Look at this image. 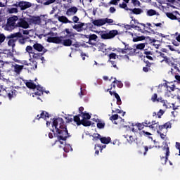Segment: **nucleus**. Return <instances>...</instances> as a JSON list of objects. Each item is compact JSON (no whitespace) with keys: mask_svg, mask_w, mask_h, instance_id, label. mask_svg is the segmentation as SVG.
I'll list each match as a JSON object with an SVG mask.
<instances>
[{"mask_svg":"<svg viewBox=\"0 0 180 180\" xmlns=\"http://www.w3.org/2000/svg\"><path fill=\"white\" fill-rule=\"evenodd\" d=\"M52 131L56 136L58 141H56L60 147L65 144V140L68 137V131L62 118H58L52 122Z\"/></svg>","mask_w":180,"mask_h":180,"instance_id":"f257e3e1","label":"nucleus"},{"mask_svg":"<svg viewBox=\"0 0 180 180\" xmlns=\"http://www.w3.org/2000/svg\"><path fill=\"white\" fill-rule=\"evenodd\" d=\"M63 37H58L57 33L50 32L47 34L46 41L48 43H56V44H60L62 43L63 46H70L72 44V41L71 39H65Z\"/></svg>","mask_w":180,"mask_h":180,"instance_id":"f03ea898","label":"nucleus"},{"mask_svg":"<svg viewBox=\"0 0 180 180\" xmlns=\"http://www.w3.org/2000/svg\"><path fill=\"white\" fill-rule=\"evenodd\" d=\"M101 39H104V40H108L109 39H113L115 36L119 34V32L116 30L108 31H100L98 32Z\"/></svg>","mask_w":180,"mask_h":180,"instance_id":"7ed1b4c3","label":"nucleus"},{"mask_svg":"<svg viewBox=\"0 0 180 180\" xmlns=\"http://www.w3.org/2000/svg\"><path fill=\"white\" fill-rule=\"evenodd\" d=\"M18 19V16H13L9 18L6 25V30H12L13 29H15Z\"/></svg>","mask_w":180,"mask_h":180,"instance_id":"20e7f679","label":"nucleus"},{"mask_svg":"<svg viewBox=\"0 0 180 180\" xmlns=\"http://www.w3.org/2000/svg\"><path fill=\"white\" fill-rule=\"evenodd\" d=\"M13 6H15V8H20L21 11H25V9H27V8H30L32 6V3L27 1H20L13 4Z\"/></svg>","mask_w":180,"mask_h":180,"instance_id":"39448f33","label":"nucleus"},{"mask_svg":"<svg viewBox=\"0 0 180 180\" xmlns=\"http://www.w3.org/2000/svg\"><path fill=\"white\" fill-rule=\"evenodd\" d=\"M144 124H146V127H149V129H151L152 130H157V129H160V124H158V122L156 121H152L150 122L149 121H145Z\"/></svg>","mask_w":180,"mask_h":180,"instance_id":"423d86ee","label":"nucleus"},{"mask_svg":"<svg viewBox=\"0 0 180 180\" xmlns=\"http://www.w3.org/2000/svg\"><path fill=\"white\" fill-rule=\"evenodd\" d=\"M1 95H3V96H8L9 99H12V98H13V91L8 93V90L5 89V87L0 84V96Z\"/></svg>","mask_w":180,"mask_h":180,"instance_id":"0eeeda50","label":"nucleus"},{"mask_svg":"<svg viewBox=\"0 0 180 180\" xmlns=\"http://www.w3.org/2000/svg\"><path fill=\"white\" fill-rule=\"evenodd\" d=\"M128 34L131 36L134 43H137V41H143V40H146V37L143 35L139 37L137 34L130 32H128Z\"/></svg>","mask_w":180,"mask_h":180,"instance_id":"6e6552de","label":"nucleus"},{"mask_svg":"<svg viewBox=\"0 0 180 180\" xmlns=\"http://www.w3.org/2000/svg\"><path fill=\"white\" fill-rule=\"evenodd\" d=\"M80 117L81 116L79 115L74 117V120L78 126H79V124H83L84 126H91L90 122L84 121V120H82V118L81 119Z\"/></svg>","mask_w":180,"mask_h":180,"instance_id":"1a4fd4ad","label":"nucleus"},{"mask_svg":"<svg viewBox=\"0 0 180 180\" xmlns=\"http://www.w3.org/2000/svg\"><path fill=\"white\" fill-rule=\"evenodd\" d=\"M164 151L165 152V157L162 156L161 158L162 164H167V161H168V157H169V147L168 146L163 148Z\"/></svg>","mask_w":180,"mask_h":180,"instance_id":"9d476101","label":"nucleus"},{"mask_svg":"<svg viewBox=\"0 0 180 180\" xmlns=\"http://www.w3.org/2000/svg\"><path fill=\"white\" fill-rule=\"evenodd\" d=\"M98 51H101L104 54H108L110 51H112V48H106V45L103 43H101L98 44Z\"/></svg>","mask_w":180,"mask_h":180,"instance_id":"9b49d317","label":"nucleus"},{"mask_svg":"<svg viewBox=\"0 0 180 180\" xmlns=\"http://www.w3.org/2000/svg\"><path fill=\"white\" fill-rule=\"evenodd\" d=\"M171 127H172V124L169 122H167L165 124L159 126V130L162 131L165 129L164 133H167L168 131V129H171Z\"/></svg>","mask_w":180,"mask_h":180,"instance_id":"f8f14e48","label":"nucleus"},{"mask_svg":"<svg viewBox=\"0 0 180 180\" xmlns=\"http://www.w3.org/2000/svg\"><path fill=\"white\" fill-rule=\"evenodd\" d=\"M78 12V8L76 6L68 8L66 11L67 16H74Z\"/></svg>","mask_w":180,"mask_h":180,"instance_id":"ddd939ff","label":"nucleus"},{"mask_svg":"<svg viewBox=\"0 0 180 180\" xmlns=\"http://www.w3.org/2000/svg\"><path fill=\"white\" fill-rule=\"evenodd\" d=\"M17 27H22V29H29V22L25 20H20L16 25Z\"/></svg>","mask_w":180,"mask_h":180,"instance_id":"4468645a","label":"nucleus"},{"mask_svg":"<svg viewBox=\"0 0 180 180\" xmlns=\"http://www.w3.org/2000/svg\"><path fill=\"white\" fill-rule=\"evenodd\" d=\"M63 33L65 34L64 37L65 39H71L72 37H75V34L72 33V30H70L68 28H66Z\"/></svg>","mask_w":180,"mask_h":180,"instance_id":"2eb2a0df","label":"nucleus"},{"mask_svg":"<svg viewBox=\"0 0 180 180\" xmlns=\"http://www.w3.org/2000/svg\"><path fill=\"white\" fill-rule=\"evenodd\" d=\"M91 23H93L94 26H98V27L103 26V25H105V20H104V18L92 20Z\"/></svg>","mask_w":180,"mask_h":180,"instance_id":"dca6fc26","label":"nucleus"},{"mask_svg":"<svg viewBox=\"0 0 180 180\" xmlns=\"http://www.w3.org/2000/svg\"><path fill=\"white\" fill-rule=\"evenodd\" d=\"M141 26H143V28H141L140 26H134V28L135 30H137L138 32H141V33H148V31H146V24L141 23Z\"/></svg>","mask_w":180,"mask_h":180,"instance_id":"f3484780","label":"nucleus"},{"mask_svg":"<svg viewBox=\"0 0 180 180\" xmlns=\"http://www.w3.org/2000/svg\"><path fill=\"white\" fill-rule=\"evenodd\" d=\"M33 48L34 49V50H37V51H44V53H46V49H44V46L38 43L34 44Z\"/></svg>","mask_w":180,"mask_h":180,"instance_id":"a211bd4d","label":"nucleus"},{"mask_svg":"<svg viewBox=\"0 0 180 180\" xmlns=\"http://www.w3.org/2000/svg\"><path fill=\"white\" fill-rule=\"evenodd\" d=\"M146 15L147 16H160V13L155 10L149 9L146 11Z\"/></svg>","mask_w":180,"mask_h":180,"instance_id":"6ab92c4d","label":"nucleus"},{"mask_svg":"<svg viewBox=\"0 0 180 180\" xmlns=\"http://www.w3.org/2000/svg\"><path fill=\"white\" fill-rule=\"evenodd\" d=\"M58 20L62 23H72V21H70L66 16L64 15L58 16Z\"/></svg>","mask_w":180,"mask_h":180,"instance_id":"aec40b11","label":"nucleus"},{"mask_svg":"<svg viewBox=\"0 0 180 180\" xmlns=\"http://www.w3.org/2000/svg\"><path fill=\"white\" fill-rule=\"evenodd\" d=\"M130 13L134 15H141L143 13V9L141 8H134L129 9Z\"/></svg>","mask_w":180,"mask_h":180,"instance_id":"412c9836","label":"nucleus"},{"mask_svg":"<svg viewBox=\"0 0 180 180\" xmlns=\"http://www.w3.org/2000/svg\"><path fill=\"white\" fill-rule=\"evenodd\" d=\"M79 116H81L83 122H85V120H89V119H91V115L86 112H82Z\"/></svg>","mask_w":180,"mask_h":180,"instance_id":"4be33fe9","label":"nucleus"},{"mask_svg":"<svg viewBox=\"0 0 180 180\" xmlns=\"http://www.w3.org/2000/svg\"><path fill=\"white\" fill-rule=\"evenodd\" d=\"M160 102H161L162 106L164 108H166V109H168L169 108H172V106H174V104H171V103H168L167 101L162 100Z\"/></svg>","mask_w":180,"mask_h":180,"instance_id":"5701e85b","label":"nucleus"},{"mask_svg":"<svg viewBox=\"0 0 180 180\" xmlns=\"http://www.w3.org/2000/svg\"><path fill=\"white\" fill-rule=\"evenodd\" d=\"M116 85L117 86H118V88H122V86H123V84H122V82H119L116 80V79H115L112 84V86H113V88H116Z\"/></svg>","mask_w":180,"mask_h":180,"instance_id":"b1692460","label":"nucleus"},{"mask_svg":"<svg viewBox=\"0 0 180 180\" xmlns=\"http://www.w3.org/2000/svg\"><path fill=\"white\" fill-rule=\"evenodd\" d=\"M25 84L27 88H30V89H36V84H34L32 80L27 82Z\"/></svg>","mask_w":180,"mask_h":180,"instance_id":"393cba45","label":"nucleus"},{"mask_svg":"<svg viewBox=\"0 0 180 180\" xmlns=\"http://www.w3.org/2000/svg\"><path fill=\"white\" fill-rule=\"evenodd\" d=\"M100 141L103 144H109L110 143V137H101L100 138Z\"/></svg>","mask_w":180,"mask_h":180,"instance_id":"a878e982","label":"nucleus"},{"mask_svg":"<svg viewBox=\"0 0 180 180\" xmlns=\"http://www.w3.org/2000/svg\"><path fill=\"white\" fill-rule=\"evenodd\" d=\"M22 70H23V65H14V71L16 72V74H20Z\"/></svg>","mask_w":180,"mask_h":180,"instance_id":"bb28decb","label":"nucleus"},{"mask_svg":"<svg viewBox=\"0 0 180 180\" xmlns=\"http://www.w3.org/2000/svg\"><path fill=\"white\" fill-rule=\"evenodd\" d=\"M82 27H84V24H76L73 26V29L77 30V32H81L82 30Z\"/></svg>","mask_w":180,"mask_h":180,"instance_id":"cd10ccee","label":"nucleus"},{"mask_svg":"<svg viewBox=\"0 0 180 180\" xmlns=\"http://www.w3.org/2000/svg\"><path fill=\"white\" fill-rule=\"evenodd\" d=\"M36 89H37V92H35V95H38L39 96H41L43 95V87L40 86L39 85L36 86Z\"/></svg>","mask_w":180,"mask_h":180,"instance_id":"c85d7f7f","label":"nucleus"},{"mask_svg":"<svg viewBox=\"0 0 180 180\" xmlns=\"http://www.w3.org/2000/svg\"><path fill=\"white\" fill-rule=\"evenodd\" d=\"M41 117L42 119H44V120H47L50 117V116L49 115V113L43 111L42 112H41L40 117H39V119H41Z\"/></svg>","mask_w":180,"mask_h":180,"instance_id":"c756f323","label":"nucleus"},{"mask_svg":"<svg viewBox=\"0 0 180 180\" xmlns=\"http://www.w3.org/2000/svg\"><path fill=\"white\" fill-rule=\"evenodd\" d=\"M15 44H16V39H11L8 41V46H9V47H12V49L15 47Z\"/></svg>","mask_w":180,"mask_h":180,"instance_id":"7c9ffc66","label":"nucleus"},{"mask_svg":"<svg viewBox=\"0 0 180 180\" xmlns=\"http://www.w3.org/2000/svg\"><path fill=\"white\" fill-rule=\"evenodd\" d=\"M165 63H167V64H169V65H171L172 67L175 65V63H174V58H166L165 60Z\"/></svg>","mask_w":180,"mask_h":180,"instance_id":"2f4dec72","label":"nucleus"},{"mask_svg":"<svg viewBox=\"0 0 180 180\" xmlns=\"http://www.w3.org/2000/svg\"><path fill=\"white\" fill-rule=\"evenodd\" d=\"M135 47L136 50H144V48L146 47V44L145 43H141L135 45Z\"/></svg>","mask_w":180,"mask_h":180,"instance_id":"473e14b6","label":"nucleus"},{"mask_svg":"<svg viewBox=\"0 0 180 180\" xmlns=\"http://www.w3.org/2000/svg\"><path fill=\"white\" fill-rule=\"evenodd\" d=\"M32 20V23H34V25H40L41 23L39 17H33Z\"/></svg>","mask_w":180,"mask_h":180,"instance_id":"72a5a7b5","label":"nucleus"},{"mask_svg":"<svg viewBox=\"0 0 180 180\" xmlns=\"http://www.w3.org/2000/svg\"><path fill=\"white\" fill-rule=\"evenodd\" d=\"M63 150L65 153H70V151H72V148L71 147V145L66 144L63 148Z\"/></svg>","mask_w":180,"mask_h":180,"instance_id":"f704fd0d","label":"nucleus"},{"mask_svg":"<svg viewBox=\"0 0 180 180\" xmlns=\"http://www.w3.org/2000/svg\"><path fill=\"white\" fill-rule=\"evenodd\" d=\"M113 19L104 18V25H106V23H108V25H115Z\"/></svg>","mask_w":180,"mask_h":180,"instance_id":"c9c22d12","label":"nucleus"},{"mask_svg":"<svg viewBox=\"0 0 180 180\" xmlns=\"http://www.w3.org/2000/svg\"><path fill=\"white\" fill-rule=\"evenodd\" d=\"M135 126H136V127H138L139 130H143V129H144V127H146V124L143 123H138L136 124Z\"/></svg>","mask_w":180,"mask_h":180,"instance_id":"e433bc0d","label":"nucleus"},{"mask_svg":"<svg viewBox=\"0 0 180 180\" xmlns=\"http://www.w3.org/2000/svg\"><path fill=\"white\" fill-rule=\"evenodd\" d=\"M120 8H122V9H124L125 11H130L129 9V7H127V4L126 3H122L119 4Z\"/></svg>","mask_w":180,"mask_h":180,"instance_id":"4c0bfd02","label":"nucleus"},{"mask_svg":"<svg viewBox=\"0 0 180 180\" xmlns=\"http://www.w3.org/2000/svg\"><path fill=\"white\" fill-rule=\"evenodd\" d=\"M166 15L167 16V18L172 19V20L176 19V16H175V15H173L172 13H166Z\"/></svg>","mask_w":180,"mask_h":180,"instance_id":"58836bf2","label":"nucleus"},{"mask_svg":"<svg viewBox=\"0 0 180 180\" xmlns=\"http://www.w3.org/2000/svg\"><path fill=\"white\" fill-rule=\"evenodd\" d=\"M30 56H31L34 60H39V58H40V53H31V55Z\"/></svg>","mask_w":180,"mask_h":180,"instance_id":"ea45409f","label":"nucleus"},{"mask_svg":"<svg viewBox=\"0 0 180 180\" xmlns=\"http://www.w3.org/2000/svg\"><path fill=\"white\" fill-rule=\"evenodd\" d=\"M101 136L98 134H93V140L94 141H96L97 140H101Z\"/></svg>","mask_w":180,"mask_h":180,"instance_id":"a19ab883","label":"nucleus"},{"mask_svg":"<svg viewBox=\"0 0 180 180\" xmlns=\"http://www.w3.org/2000/svg\"><path fill=\"white\" fill-rule=\"evenodd\" d=\"M115 98L117 99V104L122 105V99H120L119 94H115Z\"/></svg>","mask_w":180,"mask_h":180,"instance_id":"79ce46f5","label":"nucleus"},{"mask_svg":"<svg viewBox=\"0 0 180 180\" xmlns=\"http://www.w3.org/2000/svg\"><path fill=\"white\" fill-rule=\"evenodd\" d=\"M162 131H161V130L159 129V130L157 131V133L158 134H160V136L161 139H162V140H165V138L167 137V135H165V134H162Z\"/></svg>","mask_w":180,"mask_h":180,"instance_id":"37998d69","label":"nucleus"},{"mask_svg":"<svg viewBox=\"0 0 180 180\" xmlns=\"http://www.w3.org/2000/svg\"><path fill=\"white\" fill-rule=\"evenodd\" d=\"M10 37H11V39H13L15 37H22V33L16 32L15 34L10 35Z\"/></svg>","mask_w":180,"mask_h":180,"instance_id":"c03bdc74","label":"nucleus"},{"mask_svg":"<svg viewBox=\"0 0 180 180\" xmlns=\"http://www.w3.org/2000/svg\"><path fill=\"white\" fill-rule=\"evenodd\" d=\"M125 139H127V141H128L130 143H133V141H134V138H133L132 136H128V135H127V136H125Z\"/></svg>","mask_w":180,"mask_h":180,"instance_id":"a18cd8bd","label":"nucleus"},{"mask_svg":"<svg viewBox=\"0 0 180 180\" xmlns=\"http://www.w3.org/2000/svg\"><path fill=\"white\" fill-rule=\"evenodd\" d=\"M119 52L122 53V54H128V53L129 52V48L123 49H120Z\"/></svg>","mask_w":180,"mask_h":180,"instance_id":"49530a36","label":"nucleus"},{"mask_svg":"<svg viewBox=\"0 0 180 180\" xmlns=\"http://www.w3.org/2000/svg\"><path fill=\"white\" fill-rule=\"evenodd\" d=\"M128 54L129 56H134L136 54V49H129Z\"/></svg>","mask_w":180,"mask_h":180,"instance_id":"de8ad7c7","label":"nucleus"},{"mask_svg":"<svg viewBox=\"0 0 180 180\" xmlns=\"http://www.w3.org/2000/svg\"><path fill=\"white\" fill-rule=\"evenodd\" d=\"M33 51V48L32 47V46H27V47H26V51H27V53H29V54H30V56H31L32 55V51Z\"/></svg>","mask_w":180,"mask_h":180,"instance_id":"09e8293b","label":"nucleus"},{"mask_svg":"<svg viewBox=\"0 0 180 180\" xmlns=\"http://www.w3.org/2000/svg\"><path fill=\"white\" fill-rule=\"evenodd\" d=\"M109 58L110 60H116V58H117V55L115 53H112L109 55Z\"/></svg>","mask_w":180,"mask_h":180,"instance_id":"8fccbe9b","label":"nucleus"},{"mask_svg":"<svg viewBox=\"0 0 180 180\" xmlns=\"http://www.w3.org/2000/svg\"><path fill=\"white\" fill-rule=\"evenodd\" d=\"M5 39H6V37L4 34H0V44H2L5 41Z\"/></svg>","mask_w":180,"mask_h":180,"instance_id":"3c124183","label":"nucleus"},{"mask_svg":"<svg viewBox=\"0 0 180 180\" xmlns=\"http://www.w3.org/2000/svg\"><path fill=\"white\" fill-rule=\"evenodd\" d=\"M9 13H18L17 8H11L8 10Z\"/></svg>","mask_w":180,"mask_h":180,"instance_id":"603ef678","label":"nucleus"},{"mask_svg":"<svg viewBox=\"0 0 180 180\" xmlns=\"http://www.w3.org/2000/svg\"><path fill=\"white\" fill-rule=\"evenodd\" d=\"M131 2L134 6H140V1L139 0H131Z\"/></svg>","mask_w":180,"mask_h":180,"instance_id":"864d4df0","label":"nucleus"},{"mask_svg":"<svg viewBox=\"0 0 180 180\" xmlns=\"http://www.w3.org/2000/svg\"><path fill=\"white\" fill-rule=\"evenodd\" d=\"M96 39H98V36H96V34H93L89 35L90 40H96Z\"/></svg>","mask_w":180,"mask_h":180,"instance_id":"5fc2aeb1","label":"nucleus"},{"mask_svg":"<svg viewBox=\"0 0 180 180\" xmlns=\"http://www.w3.org/2000/svg\"><path fill=\"white\" fill-rule=\"evenodd\" d=\"M97 127L98 129H103V127H105V123H103V122H98L97 123Z\"/></svg>","mask_w":180,"mask_h":180,"instance_id":"6e6d98bb","label":"nucleus"},{"mask_svg":"<svg viewBox=\"0 0 180 180\" xmlns=\"http://www.w3.org/2000/svg\"><path fill=\"white\" fill-rule=\"evenodd\" d=\"M173 69H174V72L176 74H178V72H180V70L178 67H176V65H174V66H172Z\"/></svg>","mask_w":180,"mask_h":180,"instance_id":"4d7b16f0","label":"nucleus"},{"mask_svg":"<svg viewBox=\"0 0 180 180\" xmlns=\"http://www.w3.org/2000/svg\"><path fill=\"white\" fill-rule=\"evenodd\" d=\"M119 119L118 115H113L110 117V120H117Z\"/></svg>","mask_w":180,"mask_h":180,"instance_id":"13d9d810","label":"nucleus"},{"mask_svg":"<svg viewBox=\"0 0 180 180\" xmlns=\"http://www.w3.org/2000/svg\"><path fill=\"white\" fill-rule=\"evenodd\" d=\"M79 20V18L77 16H73L72 17V21L74 23H78V21Z\"/></svg>","mask_w":180,"mask_h":180,"instance_id":"bf43d9fd","label":"nucleus"},{"mask_svg":"<svg viewBox=\"0 0 180 180\" xmlns=\"http://www.w3.org/2000/svg\"><path fill=\"white\" fill-rule=\"evenodd\" d=\"M120 0H111L110 1V4L111 5H117V3L120 1Z\"/></svg>","mask_w":180,"mask_h":180,"instance_id":"052dcab7","label":"nucleus"},{"mask_svg":"<svg viewBox=\"0 0 180 180\" xmlns=\"http://www.w3.org/2000/svg\"><path fill=\"white\" fill-rule=\"evenodd\" d=\"M164 115V110H160V111L158 112V116L160 118H161V116H162Z\"/></svg>","mask_w":180,"mask_h":180,"instance_id":"680f3d73","label":"nucleus"},{"mask_svg":"<svg viewBox=\"0 0 180 180\" xmlns=\"http://www.w3.org/2000/svg\"><path fill=\"white\" fill-rule=\"evenodd\" d=\"M168 89H170V91H175V85L172 84L167 86Z\"/></svg>","mask_w":180,"mask_h":180,"instance_id":"e2e57ef3","label":"nucleus"},{"mask_svg":"<svg viewBox=\"0 0 180 180\" xmlns=\"http://www.w3.org/2000/svg\"><path fill=\"white\" fill-rule=\"evenodd\" d=\"M141 134H143V136H151V133L147 132L146 131H142L141 132Z\"/></svg>","mask_w":180,"mask_h":180,"instance_id":"0e129e2a","label":"nucleus"},{"mask_svg":"<svg viewBox=\"0 0 180 180\" xmlns=\"http://www.w3.org/2000/svg\"><path fill=\"white\" fill-rule=\"evenodd\" d=\"M81 57L82 58L83 60H85V57H88V55H86L85 53L82 52L81 53Z\"/></svg>","mask_w":180,"mask_h":180,"instance_id":"69168bd1","label":"nucleus"},{"mask_svg":"<svg viewBox=\"0 0 180 180\" xmlns=\"http://www.w3.org/2000/svg\"><path fill=\"white\" fill-rule=\"evenodd\" d=\"M153 26H156V27H162V23L161 22L153 23Z\"/></svg>","mask_w":180,"mask_h":180,"instance_id":"338daca9","label":"nucleus"},{"mask_svg":"<svg viewBox=\"0 0 180 180\" xmlns=\"http://www.w3.org/2000/svg\"><path fill=\"white\" fill-rule=\"evenodd\" d=\"M110 13H115V12H116V8L115 7H110Z\"/></svg>","mask_w":180,"mask_h":180,"instance_id":"774afa93","label":"nucleus"}]
</instances>
